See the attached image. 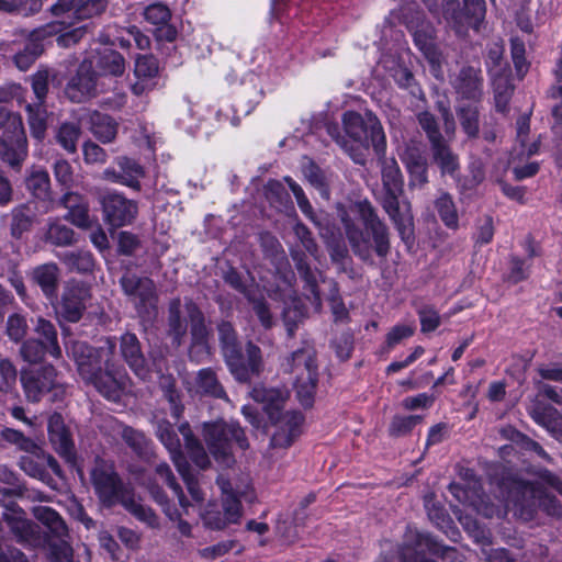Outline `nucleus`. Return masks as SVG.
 <instances>
[{"label":"nucleus","instance_id":"nucleus-43","mask_svg":"<svg viewBox=\"0 0 562 562\" xmlns=\"http://www.w3.org/2000/svg\"><path fill=\"white\" fill-rule=\"evenodd\" d=\"M435 207L449 228H457L459 224V216L452 196L447 192H441L435 201Z\"/></svg>","mask_w":562,"mask_h":562},{"label":"nucleus","instance_id":"nucleus-7","mask_svg":"<svg viewBox=\"0 0 562 562\" xmlns=\"http://www.w3.org/2000/svg\"><path fill=\"white\" fill-rule=\"evenodd\" d=\"M315 349L304 342L303 346L286 356L281 362L284 373L292 375L296 396L303 406H311L317 385V364Z\"/></svg>","mask_w":562,"mask_h":562},{"label":"nucleus","instance_id":"nucleus-26","mask_svg":"<svg viewBox=\"0 0 562 562\" xmlns=\"http://www.w3.org/2000/svg\"><path fill=\"white\" fill-rule=\"evenodd\" d=\"M93 60L94 69L99 77L121 76L125 69L123 56L111 48H103L98 53Z\"/></svg>","mask_w":562,"mask_h":562},{"label":"nucleus","instance_id":"nucleus-56","mask_svg":"<svg viewBox=\"0 0 562 562\" xmlns=\"http://www.w3.org/2000/svg\"><path fill=\"white\" fill-rule=\"evenodd\" d=\"M46 352L47 348L43 341L34 338L25 340L20 348L21 357L31 363L41 361Z\"/></svg>","mask_w":562,"mask_h":562},{"label":"nucleus","instance_id":"nucleus-44","mask_svg":"<svg viewBox=\"0 0 562 562\" xmlns=\"http://www.w3.org/2000/svg\"><path fill=\"white\" fill-rule=\"evenodd\" d=\"M80 127L76 123L64 122L56 130V142L69 154L77 151V142L80 136Z\"/></svg>","mask_w":562,"mask_h":562},{"label":"nucleus","instance_id":"nucleus-37","mask_svg":"<svg viewBox=\"0 0 562 562\" xmlns=\"http://www.w3.org/2000/svg\"><path fill=\"white\" fill-rule=\"evenodd\" d=\"M164 85L158 59L153 55L143 56V92L160 89Z\"/></svg>","mask_w":562,"mask_h":562},{"label":"nucleus","instance_id":"nucleus-14","mask_svg":"<svg viewBox=\"0 0 562 562\" xmlns=\"http://www.w3.org/2000/svg\"><path fill=\"white\" fill-rule=\"evenodd\" d=\"M21 382L25 395L31 402H38L45 393L53 392V401L64 395V387L56 382V370L53 366H44L37 370L23 372Z\"/></svg>","mask_w":562,"mask_h":562},{"label":"nucleus","instance_id":"nucleus-30","mask_svg":"<svg viewBox=\"0 0 562 562\" xmlns=\"http://www.w3.org/2000/svg\"><path fill=\"white\" fill-rule=\"evenodd\" d=\"M530 132V117L528 114L521 115L516 122V143L519 148H515V157L522 158L529 157L539 151L540 138L528 143V135Z\"/></svg>","mask_w":562,"mask_h":562},{"label":"nucleus","instance_id":"nucleus-9","mask_svg":"<svg viewBox=\"0 0 562 562\" xmlns=\"http://www.w3.org/2000/svg\"><path fill=\"white\" fill-rule=\"evenodd\" d=\"M91 481L102 503L108 505L120 503L140 519V506L135 501L133 488L120 480L111 463L98 460L91 470Z\"/></svg>","mask_w":562,"mask_h":562},{"label":"nucleus","instance_id":"nucleus-24","mask_svg":"<svg viewBox=\"0 0 562 562\" xmlns=\"http://www.w3.org/2000/svg\"><path fill=\"white\" fill-rule=\"evenodd\" d=\"M189 316L186 314V303L182 305L180 299H173L168 308V335L173 344L180 346L187 335Z\"/></svg>","mask_w":562,"mask_h":562},{"label":"nucleus","instance_id":"nucleus-54","mask_svg":"<svg viewBox=\"0 0 562 562\" xmlns=\"http://www.w3.org/2000/svg\"><path fill=\"white\" fill-rule=\"evenodd\" d=\"M422 418L419 416H394L391 420L389 432L393 437H402L411 432V430L420 423Z\"/></svg>","mask_w":562,"mask_h":562},{"label":"nucleus","instance_id":"nucleus-16","mask_svg":"<svg viewBox=\"0 0 562 562\" xmlns=\"http://www.w3.org/2000/svg\"><path fill=\"white\" fill-rule=\"evenodd\" d=\"M456 7L457 0H443V15L454 23L458 32L464 26L477 27L485 16V0H463V9Z\"/></svg>","mask_w":562,"mask_h":562},{"label":"nucleus","instance_id":"nucleus-25","mask_svg":"<svg viewBox=\"0 0 562 562\" xmlns=\"http://www.w3.org/2000/svg\"><path fill=\"white\" fill-rule=\"evenodd\" d=\"M36 207L33 202L16 205L11 210L10 233L19 239L24 233L30 232L36 217Z\"/></svg>","mask_w":562,"mask_h":562},{"label":"nucleus","instance_id":"nucleus-60","mask_svg":"<svg viewBox=\"0 0 562 562\" xmlns=\"http://www.w3.org/2000/svg\"><path fill=\"white\" fill-rule=\"evenodd\" d=\"M418 122L422 128L426 132L431 146L442 142L441 134L438 128L437 121L432 114L429 112H422L418 115Z\"/></svg>","mask_w":562,"mask_h":562},{"label":"nucleus","instance_id":"nucleus-40","mask_svg":"<svg viewBox=\"0 0 562 562\" xmlns=\"http://www.w3.org/2000/svg\"><path fill=\"white\" fill-rule=\"evenodd\" d=\"M196 392L206 394L216 398H226V393L220 384L214 371L202 369L195 378Z\"/></svg>","mask_w":562,"mask_h":562},{"label":"nucleus","instance_id":"nucleus-34","mask_svg":"<svg viewBox=\"0 0 562 562\" xmlns=\"http://www.w3.org/2000/svg\"><path fill=\"white\" fill-rule=\"evenodd\" d=\"M27 124L34 138L42 140L47 130V110L44 103H27Z\"/></svg>","mask_w":562,"mask_h":562},{"label":"nucleus","instance_id":"nucleus-62","mask_svg":"<svg viewBox=\"0 0 562 562\" xmlns=\"http://www.w3.org/2000/svg\"><path fill=\"white\" fill-rule=\"evenodd\" d=\"M19 465L21 470H23L27 475L34 479L45 481L46 477L48 476V473L44 465L31 456L21 457Z\"/></svg>","mask_w":562,"mask_h":562},{"label":"nucleus","instance_id":"nucleus-28","mask_svg":"<svg viewBox=\"0 0 562 562\" xmlns=\"http://www.w3.org/2000/svg\"><path fill=\"white\" fill-rule=\"evenodd\" d=\"M61 30H64L63 22H50L33 30L27 34L29 42L23 50L37 59L44 52L43 41L57 35Z\"/></svg>","mask_w":562,"mask_h":562},{"label":"nucleus","instance_id":"nucleus-3","mask_svg":"<svg viewBox=\"0 0 562 562\" xmlns=\"http://www.w3.org/2000/svg\"><path fill=\"white\" fill-rule=\"evenodd\" d=\"M341 121L345 136L339 134L337 126L329 125L327 131L356 164L366 162V153L370 146L376 155L385 153V134L380 120L372 112L360 114L356 111H347L342 114Z\"/></svg>","mask_w":562,"mask_h":562},{"label":"nucleus","instance_id":"nucleus-2","mask_svg":"<svg viewBox=\"0 0 562 562\" xmlns=\"http://www.w3.org/2000/svg\"><path fill=\"white\" fill-rule=\"evenodd\" d=\"M339 216L353 252L362 260L371 258L372 248L380 257L390 251L387 228L368 202L340 209Z\"/></svg>","mask_w":562,"mask_h":562},{"label":"nucleus","instance_id":"nucleus-45","mask_svg":"<svg viewBox=\"0 0 562 562\" xmlns=\"http://www.w3.org/2000/svg\"><path fill=\"white\" fill-rule=\"evenodd\" d=\"M176 469L178 473L181 475L192 501L196 504H201L205 498V494L201 490L198 475L191 469L189 462H180L178 463Z\"/></svg>","mask_w":562,"mask_h":562},{"label":"nucleus","instance_id":"nucleus-5","mask_svg":"<svg viewBox=\"0 0 562 562\" xmlns=\"http://www.w3.org/2000/svg\"><path fill=\"white\" fill-rule=\"evenodd\" d=\"M217 329L222 351L232 374L240 382H247L259 375L263 367L260 348L252 342H248L246 346L247 359L245 360L232 324L222 322Z\"/></svg>","mask_w":562,"mask_h":562},{"label":"nucleus","instance_id":"nucleus-18","mask_svg":"<svg viewBox=\"0 0 562 562\" xmlns=\"http://www.w3.org/2000/svg\"><path fill=\"white\" fill-rule=\"evenodd\" d=\"M104 220L113 227H120L128 224L138 212L135 202L126 200L123 195L110 193L101 201Z\"/></svg>","mask_w":562,"mask_h":562},{"label":"nucleus","instance_id":"nucleus-11","mask_svg":"<svg viewBox=\"0 0 562 562\" xmlns=\"http://www.w3.org/2000/svg\"><path fill=\"white\" fill-rule=\"evenodd\" d=\"M216 482L222 491V510L217 508L215 503H209L200 515L206 528L223 530L232 524L239 522L243 516V505L239 497L245 492L233 487L231 481L223 475H220Z\"/></svg>","mask_w":562,"mask_h":562},{"label":"nucleus","instance_id":"nucleus-59","mask_svg":"<svg viewBox=\"0 0 562 562\" xmlns=\"http://www.w3.org/2000/svg\"><path fill=\"white\" fill-rule=\"evenodd\" d=\"M49 72L47 69H40L32 76V89L36 97L35 103H45L48 92Z\"/></svg>","mask_w":562,"mask_h":562},{"label":"nucleus","instance_id":"nucleus-17","mask_svg":"<svg viewBox=\"0 0 562 562\" xmlns=\"http://www.w3.org/2000/svg\"><path fill=\"white\" fill-rule=\"evenodd\" d=\"M186 314L190 319V333L192 338L190 356L201 361L203 356L210 355L207 345L210 333L205 325L204 315L192 300H186Z\"/></svg>","mask_w":562,"mask_h":562},{"label":"nucleus","instance_id":"nucleus-4","mask_svg":"<svg viewBox=\"0 0 562 562\" xmlns=\"http://www.w3.org/2000/svg\"><path fill=\"white\" fill-rule=\"evenodd\" d=\"M251 396L256 402L262 404L263 411L277 427L271 438V446L278 448L290 447L300 436L304 418L299 412H283L289 398V391L280 387L256 386Z\"/></svg>","mask_w":562,"mask_h":562},{"label":"nucleus","instance_id":"nucleus-53","mask_svg":"<svg viewBox=\"0 0 562 562\" xmlns=\"http://www.w3.org/2000/svg\"><path fill=\"white\" fill-rule=\"evenodd\" d=\"M459 119L464 132L473 137L479 132V112L473 104L459 108Z\"/></svg>","mask_w":562,"mask_h":562},{"label":"nucleus","instance_id":"nucleus-32","mask_svg":"<svg viewBox=\"0 0 562 562\" xmlns=\"http://www.w3.org/2000/svg\"><path fill=\"white\" fill-rule=\"evenodd\" d=\"M90 131L102 143H111L117 134V123L108 114L94 111L89 115Z\"/></svg>","mask_w":562,"mask_h":562},{"label":"nucleus","instance_id":"nucleus-52","mask_svg":"<svg viewBox=\"0 0 562 562\" xmlns=\"http://www.w3.org/2000/svg\"><path fill=\"white\" fill-rule=\"evenodd\" d=\"M18 370L8 358H0V393H10L16 384Z\"/></svg>","mask_w":562,"mask_h":562},{"label":"nucleus","instance_id":"nucleus-57","mask_svg":"<svg viewBox=\"0 0 562 562\" xmlns=\"http://www.w3.org/2000/svg\"><path fill=\"white\" fill-rule=\"evenodd\" d=\"M106 0H81L76 12V20H87L101 14L106 9Z\"/></svg>","mask_w":562,"mask_h":562},{"label":"nucleus","instance_id":"nucleus-50","mask_svg":"<svg viewBox=\"0 0 562 562\" xmlns=\"http://www.w3.org/2000/svg\"><path fill=\"white\" fill-rule=\"evenodd\" d=\"M1 438L7 442L16 446L20 450L32 454L37 456L41 450L31 438L25 437L21 431L12 428L2 429Z\"/></svg>","mask_w":562,"mask_h":562},{"label":"nucleus","instance_id":"nucleus-58","mask_svg":"<svg viewBox=\"0 0 562 562\" xmlns=\"http://www.w3.org/2000/svg\"><path fill=\"white\" fill-rule=\"evenodd\" d=\"M29 329L26 318L21 314H12L7 321V334L15 342L21 341Z\"/></svg>","mask_w":562,"mask_h":562},{"label":"nucleus","instance_id":"nucleus-42","mask_svg":"<svg viewBox=\"0 0 562 562\" xmlns=\"http://www.w3.org/2000/svg\"><path fill=\"white\" fill-rule=\"evenodd\" d=\"M532 418L543 427H546L558 439H562V418L553 407L543 409L535 408L531 412Z\"/></svg>","mask_w":562,"mask_h":562},{"label":"nucleus","instance_id":"nucleus-29","mask_svg":"<svg viewBox=\"0 0 562 562\" xmlns=\"http://www.w3.org/2000/svg\"><path fill=\"white\" fill-rule=\"evenodd\" d=\"M143 15L145 16L146 21L153 25L158 26V37L165 38L169 42L175 40L176 31L168 25V21L171 14L167 5L162 3L150 4L145 9Z\"/></svg>","mask_w":562,"mask_h":562},{"label":"nucleus","instance_id":"nucleus-41","mask_svg":"<svg viewBox=\"0 0 562 562\" xmlns=\"http://www.w3.org/2000/svg\"><path fill=\"white\" fill-rule=\"evenodd\" d=\"M435 162L439 166L442 175H450L456 177L459 170L458 157L450 150V148L440 142L431 146Z\"/></svg>","mask_w":562,"mask_h":562},{"label":"nucleus","instance_id":"nucleus-47","mask_svg":"<svg viewBox=\"0 0 562 562\" xmlns=\"http://www.w3.org/2000/svg\"><path fill=\"white\" fill-rule=\"evenodd\" d=\"M156 473L160 477L162 482H165L177 496L179 504L184 513H188V508L191 505L190 502L186 498L184 493L181 486L176 482V477L170 469V467L166 463L158 464L156 467Z\"/></svg>","mask_w":562,"mask_h":562},{"label":"nucleus","instance_id":"nucleus-49","mask_svg":"<svg viewBox=\"0 0 562 562\" xmlns=\"http://www.w3.org/2000/svg\"><path fill=\"white\" fill-rule=\"evenodd\" d=\"M453 513L458 517L463 528L476 542H488V532L479 525L476 519L473 518V516L470 513L463 514L459 508H456Z\"/></svg>","mask_w":562,"mask_h":562},{"label":"nucleus","instance_id":"nucleus-39","mask_svg":"<svg viewBox=\"0 0 562 562\" xmlns=\"http://www.w3.org/2000/svg\"><path fill=\"white\" fill-rule=\"evenodd\" d=\"M59 259L70 272L88 273L94 267L93 257L89 251H66Z\"/></svg>","mask_w":562,"mask_h":562},{"label":"nucleus","instance_id":"nucleus-6","mask_svg":"<svg viewBox=\"0 0 562 562\" xmlns=\"http://www.w3.org/2000/svg\"><path fill=\"white\" fill-rule=\"evenodd\" d=\"M379 156L382 182L385 190L383 209L389 214L401 236L404 238L406 234L411 233L412 215L408 204H401L398 200V196L403 192V175L394 158H386L384 157V154Z\"/></svg>","mask_w":562,"mask_h":562},{"label":"nucleus","instance_id":"nucleus-55","mask_svg":"<svg viewBox=\"0 0 562 562\" xmlns=\"http://www.w3.org/2000/svg\"><path fill=\"white\" fill-rule=\"evenodd\" d=\"M292 258L295 261L296 269L300 276L306 282L311 293L318 299V290H317V273L312 271L308 265L305 262L302 255L299 252H292Z\"/></svg>","mask_w":562,"mask_h":562},{"label":"nucleus","instance_id":"nucleus-10","mask_svg":"<svg viewBox=\"0 0 562 562\" xmlns=\"http://www.w3.org/2000/svg\"><path fill=\"white\" fill-rule=\"evenodd\" d=\"M203 436L216 462L226 468L235 462L234 446L241 450H246L249 446L244 430L235 423L205 424Z\"/></svg>","mask_w":562,"mask_h":562},{"label":"nucleus","instance_id":"nucleus-15","mask_svg":"<svg viewBox=\"0 0 562 562\" xmlns=\"http://www.w3.org/2000/svg\"><path fill=\"white\" fill-rule=\"evenodd\" d=\"M99 76L92 59H85L68 81L65 93L71 102L80 103L99 92Z\"/></svg>","mask_w":562,"mask_h":562},{"label":"nucleus","instance_id":"nucleus-48","mask_svg":"<svg viewBox=\"0 0 562 562\" xmlns=\"http://www.w3.org/2000/svg\"><path fill=\"white\" fill-rule=\"evenodd\" d=\"M74 231L59 222H52L48 225L45 238L55 246H69L74 243Z\"/></svg>","mask_w":562,"mask_h":562},{"label":"nucleus","instance_id":"nucleus-20","mask_svg":"<svg viewBox=\"0 0 562 562\" xmlns=\"http://www.w3.org/2000/svg\"><path fill=\"white\" fill-rule=\"evenodd\" d=\"M451 494L462 504L468 505L484 517H501L505 513L487 502L483 495L479 493L475 486H463L461 484L452 483L449 486Z\"/></svg>","mask_w":562,"mask_h":562},{"label":"nucleus","instance_id":"nucleus-33","mask_svg":"<svg viewBox=\"0 0 562 562\" xmlns=\"http://www.w3.org/2000/svg\"><path fill=\"white\" fill-rule=\"evenodd\" d=\"M157 435L164 446L170 453V458L175 464L186 462L187 459L181 452V442L178 434L169 423H160L157 428Z\"/></svg>","mask_w":562,"mask_h":562},{"label":"nucleus","instance_id":"nucleus-19","mask_svg":"<svg viewBox=\"0 0 562 562\" xmlns=\"http://www.w3.org/2000/svg\"><path fill=\"white\" fill-rule=\"evenodd\" d=\"M409 535L401 550L402 562H434L424 555V551L437 554L441 546L427 533L416 532L413 537L411 531Z\"/></svg>","mask_w":562,"mask_h":562},{"label":"nucleus","instance_id":"nucleus-23","mask_svg":"<svg viewBox=\"0 0 562 562\" xmlns=\"http://www.w3.org/2000/svg\"><path fill=\"white\" fill-rule=\"evenodd\" d=\"M60 270L54 262L43 263L32 271V280L48 300L57 296Z\"/></svg>","mask_w":562,"mask_h":562},{"label":"nucleus","instance_id":"nucleus-8","mask_svg":"<svg viewBox=\"0 0 562 562\" xmlns=\"http://www.w3.org/2000/svg\"><path fill=\"white\" fill-rule=\"evenodd\" d=\"M507 510H513L514 515L524 521L535 518L537 509L541 508L550 516H559L561 506L555 496L532 483L516 482L512 486L506 501Z\"/></svg>","mask_w":562,"mask_h":562},{"label":"nucleus","instance_id":"nucleus-63","mask_svg":"<svg viewBox=\"0 0 562 562\" xmlns=\"http://www.w3.org/2000/svg\"><path fill=\"white\" fill-rule=\"evenodd\" d=\"M55 179L58 183L69 188L74 182L71 165L66 159H57L53 166Z\"/></svg>","mask_w":562,"mask_h":562},{"label":"nucleus","instance_id":"nucleus-27","mask_svg":"<svg viewBox=\"0 0 562 562\" xmlns=\"http://www.w3.org/2000/svg\"><path fill=\"white\" fill-rule=\"evenodd\" d=\"M33 514L37 520H40L43 525H45L48 528L53 537H55L58 540L56 544L67 542L66 538L68 537V528L56 510L46 506H37L34 507ZM49 540L53 542L50 538Z\"/></svg>","mask_w":562,"mask_h":562},{"label":"nucleus","instance_id":"nucleus-12","mask_svg":"<svg viewBox=\"0 0 562 562\" xmlns=\"http://www.w3.org/2000/svg\"><path fill=\"white\" fill-rule=\"evenodd\" d=\"M402 15L408 31L413 35L415 45L431 65L434 75L439 77L441 54L435 43L434 26L425 20L424 14L415 5L409 4L405 7Z\"/></svg>","mask_w":562,"mask_h":562},{"label":"nucleus","instance_id":"nucleus-46","mask_svg":"<svg viewBox=\"0 0 562 562\" xmlns=\"http://www.w3.org/2000/svg\"><path fill=\"white\" fill-rule=\"evenodd\" d=\"M117 166L121 171L122 184L138 189L139 188V178H140V166L135 159H131L128 157H119Z\"/></svg>","mask_w":562,"mask_h":562},{"label":"nucleus","instance_id":"nucleus-38","mask_svg":"<svg viewBox=\"0 0 562 562\" xmlns=\"http://www.w3.org/2000/svg\"><path fill=\"white\" fill-rule=\"evenodd\" d=\"M121 353L136 375L140 372V344L136 334L125 333L121 337Z\"/></svg>","mask_w":562,"mask_h":562},{"label":"nucleus","instance_id":"nucleus-31","mask_svg":"<svg viewBox=\"0 0 562 562\" xmlns=\"http://www.w3.org/2000/svg\"><path fill=\"white\" fill-rule=\"evenodd\" d=\"M178 430L183 438L184 448L193 463L201 470L210 468V458L201 442L192 435L190 426L182 424Z\"/></svg>","mask_w":562,"mask_h":562},{"label":"nucleus","instance_id":"nucleus-21","mask_svg":"<svg viewBox=\"0 0 562 562\" xmlns=\"http://www.w3.org/2000/svg\"><path fill=\"white\" fill-rule=\"evenodd\" d=\"M48 437L56 452L67 462L75 461V446L70 432L65 426L60 414L54 413L48 418Z\"/></svg>","mask_w":562,"mask_h":562},{"label":"nucleus","instance_id":"nucleus-22","mask_svg":"<svg viewBox=\"0 0 562 562\" xmlns=\"http://www.w3.org/2000/svg\"><path fill=\"white\" fill-rule=\"evenodd\" d=\"M452 86L461 98L475 101L482 92L481 71L474 67H464L452 80Z\"/></svg>","mask_w":562,"mask_h":562},{"label":"nucleus","instance_id":"nucleus-61","mask_svg":"<svg viewBox=\"0 0 562 562\" xmlns=\"http://www.w3.org/2000/svg\"><path fill=\"white\" fill-rule=\"evenodd\" d=\"M510 48L516 71L518 76L522 78L528 70V64L525 58V44L518 38H513L510 42Z\"/></svg>","mask_w":562,"mask_h":562},{"label":"nucleus","instance_id":"nucleus-35","mask_svg":"<svg viewBox=\"0 0 562 562\" xmlns=\"http://www.w3.org/2000/svg\"><path fill=\"white\" fill-rule=\"evenodd\" d=\"M27 191L36 199L46 200L50 194L48 172L42 168H33L25 179Z\"/></svg>","mask_w":562,"mask_h":562},{"label":"nucleus","instance_id":"nucleus-64","mask_svg":"<svg viewBox=\"0 0 562 562\" xmlns=\"http://www.w3.org/2000/svg\"><path fill=\"white\" fill-rule=\"evenodd\" d=\"M409 175H411V181L409 184L413 187H422L427 181V166L423 159L418 158L407 165Z\"/></svg>","mask_w":562,"mask_h":562},{"label":"nucleus","instance_id":"nucleus-36","mask_svg":"<svg viewBox=\"0 0 562 562\" xmlns=\"http://www.w3.org/2000/svg\"><path fill=\"white\" fill-rule=\"evenodd\" d=\"M34 331L40 336V341L47 348V352L54 357L59 358L61 356V349L58 344L57 330L55 326L47 319L38 317L34 326Z\"/></svg>","mask_w":562,"mask_h":562},{"label":"nucleus","instance_id":"nucleus-1","mask_svg":"<svg viewBox=\"0 0 562 562\" xmlns=\"http://www.w3.org/2000/svg\"><path fill=\"white\" fill-rule=\"evenodd\" d=\"M115 349L116 344L112 338L103 339L98 348L83 341H75L70 347L80 376L87 383H91L101 395L113 402L120 398L122 390L113 362Z\"/></svg>","mask_w":562,"mask_h":562},{"label":"nucleus","instance_id":"nucleus-13","mask_svg":"<svg viewBox=\"0 0 562 562\" xmlns=\"http://www.w3.org/2000/svg\"><path fill=\"white\" fill-rule=\"evenodd\" d=\"M91 296V288L88 283L76 279L68 280L56 306L57 316L69 323L79 322Z\"/></svg>","mask_w":562,"mask_h":562},{"label":"nucleus","instance_id":"nucleus-51","mask_svg":"<svg viewBox=\"0 0 562 562\" xmlns=\"http://www.w3.org/2000/svg\"><path fill=\"white\" fill-rule=\"evenodd\" d=\"M121 286L124 294L138 306V300L140 299V276L137 271L126 270L121 278Z\"/></svg>","mask_w":562,"mask_h":562}]
</instances>
